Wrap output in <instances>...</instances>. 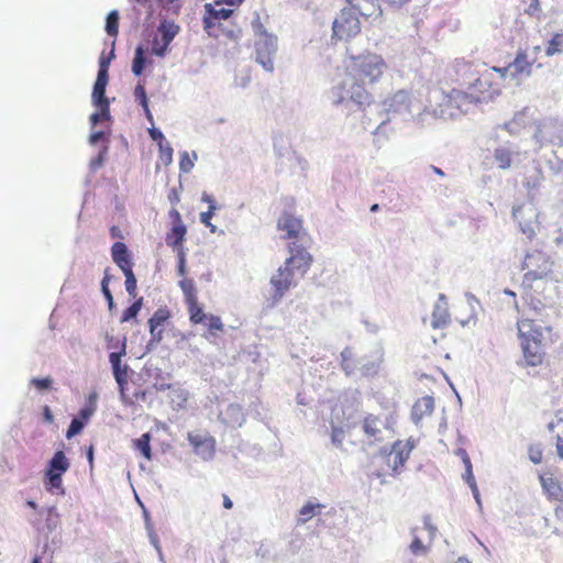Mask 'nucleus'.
<instances>
[{
  "label": "nucleus",
  "instance_id": "nucleus-19",
  "mask_svg": "<svg viewBox=\"0 0 563 563\" xmlns=\"http://www.w3.org/2000/svg\"><path fill=\"white\" fill-rule=\"evenodd\" d=\"M541 487L543 492L548 495L550 499L553 500H562L563 498V489L559 483V481L553 477V475H540L539 476Z\"/></svg>",
  "mask_w": 563,
  "mask_h": 563
},
{
  "label": "nucleus",
  "instance_id": "nucleus-25",
  "mask_svg": "<svg viewBox=\"0 0 563 563\" xmlns=\"http://www.w3.org/2000/svg\"><path fill=\"white\" fill-rule=\"evenodd\" d=\"M187 306L189 321L192 324H205L207 322L209 313L205 312L203 307L198 302V299L187 302Z\"/></svg>",
  "mask_w": 563,
  "mask_h": 563
},
{
  "label": "nucleus",
  "instance_id": "nucleus-50",
  "mask_svg": "<svg viewBox=\"0 0 563 563\" xmlns=\"http://www.w3.org/2000/svg\"><path fill=\"white\" fill-rule=\"evenodd\" d=\"M159 151V161L165 165L168 166L173 162V147L168 142L161 144L158 146Z\"/></svg>",
  "mask_w": 563,
  "mask_h": 563
},
{
  "label": "nucleus",
  "instance_id": "nucleus-32",
  "mask_svg": "<svg viewBox=\"0 0 563 563\" xmlns=\"http://www.w3.org/2000/svg\"><path fill=\"white\" fill-rule=\"evenodd\" d=\"M225 415L228 417V422L231 426L241 427L244 423V421H245L243 409L238 404H230L227 407Z\"/></svg>",
  "mask_w": 563,
  "mask_h": 563
},
{
  "label": "nucleus",
  "instance_id": "nucleus-14",
  "mask_svg": "<svg viewBox=\"0 0 563 563\" xmlns=\"http://www.w3.org/2000/svg\"><path fill=\"white\" fill-rule=\"evenodd\" d=\"M521 347L526 365L537 366L542 363L544 355L542 344L532 342L531 340L521 339Z\"/></svg>",
  "mask_w": 563,
  "mask_h": 563
},
{
  "label": "nucleus",
  "instance_id": "nucleus-58",
  "mask_svg": "<svg viewBox=\"0 0 563 563\" xmlns=\"http://www.w3.org/2000/svg\"><path fill=\"white\" fill-rule=\"evenodd\" d=\"M148 135L151 140L157 144V146L167 142L164 133L158 128H155L154 124L148 129Z\"/></svg>",
  "mask_w": 563,
  "mask_h": 563
},
{
  "label": "nucleus",
  "instance_id": "nucleus-21",
  "mask_svg": "<svg viewBox=\"0 0 563 563\" xmlns=\"http://www.w3.org/2000/svg\"><path fill=\"white\" fill-rule=\"evenodd\" d=\"M135 101L142 107L145 118L151 125L154 124V117L150 110V100L147 98L145 86L139 81L133 91Z\"/></svg>",
  "mask_w": 563,
  "mask_h": 563
},
{
  "label": "nucleus",
  "instance_id": "nucleus-13",
  "mask_svg": "<svg viewBox=\"0 0 563 563\" xmlns=\"http://www.w3.org/2000/svg\"><path fill=\"white\" fill-rule=\"evenodd\" d=\"M109 78L96 77L91 91V103L96 108H103V112L110 117V100L106 96Z\"/></svg>",
  "mask_w": 563,
  "mask_h": 563
},
{
  "label": "nucleus",
  "instance_id": "nucleus-54",
  "mask_svg": "<svg viewBox=\"0 0 563 563\" xmlns=\"http://www.w3.org/2000/svg\"><path fill=\"white\" fill-rule=\"evenodd\" d=\"M542 448L540 444H531L528 449L529 460L533 464H540L542 461Z\"/></svg>",
  "mask_w": 563,
  "mask_h": 563
},
{
  "label": "nucleus",
  "instance_id": "nucleus-36",
  "mask_svg": "<svg viewBox=\"0 0 563 563\" xmlns=\"http://www.w3.org/2000/svg\"><path fill=\"white\" fill-rule=\"evenodd\" d=\"M217 5L218 4H214V2L206 3L205 10H206V12H211L213 19H216L219 22V27H222L223 25L221 24V21L229 20L232 16L234 11L229 8L228 9L227 8L216 9Z\"/></svg>",
  "mask_w": 563,
  "mask_h": 563
},
{
  "label": "nucleus",
  "instance_id": "nucleus-28",
  "mask_svg": "<svg viewBox=\"0 0 563 563\" xmlns=\"http://www.w3.org/2000/svg\"><path fill=\"white\" fill-rule=\"evenodd\" d=\"M514 151L507 146H498L494 151V159L500 169H508L512 163Z\"/></svg>",
  "mask_w": 563,
  "mask_h": 563
},
{
  "label": "nucleus",
  "instance_id": "nucleus-16",
  "mask_svg": "<svg viewBox=\"0 0 563 563\" xmlns=\"http://www.w3.org/2000/svg\"><path fill=\"white\" fill-rule=\"evenodd\" d=\"M70 462L63 451H56L52 459L48 461L44 474L58 475L63 478V475L68 471Z\"/></svg>",
  "mask_w": 563,
  "mask_h": 563
},
{
  "label": "nucleus",
  "instance_id": "nucleus-20",
  "mask_svg": "<svg viewBox=\"0 0 563 563\" xmlns=\"http://www.w3.org/2000/svg\"><path fill=\"white\" fill-rule=\"evenodd\" d=\"M146 49L142 44H139L134 49V56L131 64V71L135 77H141L144 74L145 67L152 64L151 58H146Z\"/></svg>",
  "mask_w": 563,
  "mask_h": 563
},
{
  "label": "nucleus",
  "instance_id": "nucleus-39",
  "mask_svg": "<svg viewBox=\"0 0 563 563\" xmlns=\"http://www.w3.org/2000/svg\"><path fill=\"white\" fill-rule=\"evenodd\" d=\"M114 45H115V42L113 41L111 52L109 53L108 56L104 53H101V55L99 57V67H98L97 77L109 78V67H110L112 59H114V57H115Z\"/></svg>",
  "mask_w": 563,
  "mask_h": 563
},
{
  "label": "nucleus",
  "instance_id": "nucleus-3",
  "mask_svg": "<svg viewBox=\"0 0 563 563\" xmlns=\"http://www.w3.org/2000/svg\"><path fill=\"white\" fill-rule=\"evenodd\" d=\"M533 140L539 144V150L547 143L563 150V128L553 119H543L536 126Z\"/></svg>",
  "mask_w": 563,
  "mask_h": 563
},
{
  "label": "nucleus",
  "instance_id": "nucleus-10",
  "mask_svg": "<svg viewBox=\"0 0 563 563\" xmlns=\"http://www.w3.org/2000/svg\"><path fill=\"white\" fill-rule=\"evenodd\" d=\"M509 65L511 68L510 80L515 81L516 86L521 85L523 79L531 76L532 63L528 60L525 51H518L515 59Z\"/></svg>",
  "mask_w": 563,
  "mask_h": 563
},
{
  "label": "nucleus",
  "instance_id": "nucleus-43",
  "mask_svg": "<svg viewBox=\"0 0 563 563\" xmlns=\"http://www.w3.org/2000/svg\"><path fill=\"white\" fill-rule=\"evenodd\" d=\"M124 277H125V282H124V286H125V290L126 292L129 294L130 297H133L135 298L136 297V289H137V279H136V276L133 272V268L132 269H129V271H125V272H122Z\"/></svg>",
  "mask_w": 563,
  "mask_h": 563
},
{
  "label": "nucleus",
  "instance_id": "nucleus-4",
  "mask_svg": "<svg viewBox=\"0 0 563 563\" xmlns=\"http://www.w3.org/2000/svg\"><path fill=\"white\" fill-rule=\"evenodd\" d=\"M161 38H153L152 53L157 57H165L169 52V45L180 31V26L173 20L163 19L158 23Z\"/></svg>",
  "mask_w": 563,
  "mask_h": 563
},
{
  "label": "nucleus",
  "instance_id": "nucleus-9",
  "mask_svg": "<svg viewBox=\"0 0 563 563\" xmlns=\"http://www.w3.org/2000/svg\"><path fill=\"white\" fill-rule=\"evenodd\" d=\"M410 93L407 90H398L390 98L385 99L383 106L388 115H410Z\"/></svg>",
  "mask_w": 563,
  "mask_h": 563
},
{
  "label": "nucleus",
  "instance_id": "nucleus-8",
  "mask_svg": "<svg viewBox=\"0 0 563 563\" xmlns=\"http://www.w3.org/2000/svg\"><path fill=\"white\" fill-rule=\"evenodd\" d=\"M295 274L296 272L287 268V263H285L284 267H279L277 274L271 277V284L274 287V302H278L291 286H296Z\"/></svg>",
  "mask_w": 563,
  "mask_h": 563
},
{
  "label": "nucleus",
  "instance_id": "nucleus-48",
  "mask_svg": "<svg viewBox=\"0 0 563 563\" xmlns=\"http://www.w3.org/2000/svg\"><path fill=\"white\" fill-rule=\"evenodd\" d=\"M118 351H112L109 353V363H120L122 362V357L126 355V336L124 335L122 341L119 343L117 347Z\"/></svg>",
  "mask_w": 563,
  "mask_h": 563
},
{
  "label": "nucleus",
  "instance_id": "nucleus-61",
  "mask_svg": "<svg viewBox=\"0 0 563 563\" xmlns=\"http://www.w3.org/2000/svg\"><path fill=\"white\" fill-rule=\"evenodd\" d=\"M139 313L140 312L132 305H130L123 310L120 322L125 323L135 320Z\"/></svg>",
  "mask_w": 563,
  "mask_h": 563
},
{
  "label": "nucleus",
  "instance_id": "nucleus-34",
  "mask_svg": "<svg viewBox=\"0 0 563 563\" xmlns=\"http://www.w3.org/2000/svg\"><path fill=\"white\" fill-rule=\"evenodd\" d=\"M120 13L118 10H111L106 16L104 31L109 36L117 37L119 33Z\"/></svg>",
  "mask_w": 563,
  "mask_h": 563
},
{
  "label": "nucleus",
  "instance_id": "nucleus-41",
  "mask_svg": "<svg viewBox=\"0 0 563 563\" xmlns=\"http://www.w3.org/2000/svg\"><path fill=\"white\" fill-rule=\"evenodd\" d=\"M563 45V34L554 33L553 36L548 41V45L545 47V55L553 56L555 54L562 53Z\"/></svg>",
  "mask_w": 563,
  "mask_h": 563
},
{
  "label": "nucleus",
  "instance_id": "nucleus-11",
  "mask_svg": "<svg viewBox=\"0 0 563 563\" xmlns=\"http://www.w3.org/2000/svg\"><path fill=\"white\" fill-rule=\"evenodd\" d=\"M550 327L537 324L533 320L525 319L518 323V333L520 339L531 340L532 342L542 344L544 333H550Z\"/></svg>",
  "mask_w": 563,
  "mask_h": 563
},
{
  "label": "nucleus",
  "instance_id": "nucleus-55",
  "mask_svg": "<svg viewBox=\"0 0 563 563\" xmlns=\"http://www.w3.org/2000/svg\"><path fill=\"white\" fill-rule=\"evenodd\" d=\"M195 166L192 159H190L188 152L184 151L180 153L179 169L183 173H189Z\"/></svg>",
  "mask_w": 563,
  "mask_h": 563
},
{
  "label": "nucleus",
  "instance_id": "nucleus-60",
  "mask_svg": "<svg viewBox=\"0 0 563 563\" xmlns=\"http://www.w3.org/2000/svg\"><path fill=\"white\" fill-rule=\"evenodd\" d=\"M252 29L256 35H261L262 37H265L266 35H271L267 32V30L265 29V26L262 24L257 12H255V19H253V21H252Z\"/></svg>",
  "mask_w": 563,
  "mask_h": 563
},
{
  "label": "nucleus",
  "instance_id": "nucleus-63",
  "mask_svg": "<svg viewBox=\"0 0 563 563\" xmlns=\"http://www.w3.org/2000/svg\"><path fill=\"white\" fill-rule=\"evenodd\" d=\"M209 437H202V435H199V434H192V433H188V441L190 443V445H192L194 448V451L197 450L200 445L205 444V441L208 440Z\"/></svg>",
  "mask_w": 563,
  "mask_h": 563
},
{
  "label": "nucleus",
  "instance_id": "nucleus-5",
  "mask_svg": "<svg viewBox=\"0 0 563 563\" xmlns=\"http://www.w3.org/2000/svg\"><path fill=\"white\" fill-rule=\"evenodd\" d=\"M528 269L523 275V282L532 283L544 278L551 271V265L542 252L534 251L526 255L522 269Z\"/></svg>",
  "mask_w": 563,
  "mask_h": 563
},
{
  "label": "nucleus",
  "instance_id": "nucleus-51",
  "mask_svg": "<svg viewBox=\"0 0 563 563\" xmlns=\"http://www.w3.org/2000/svg\"><path fill=\"white\" fill-rule=\"evenodd\" d=\"M205 325L208 328V331L211 335H216L214 331L223 330L221 318L211 313H209Z\"/></svg>",
  "mask_w": 563,
  "mask_h": 563
},
{
  "label": "nucleus",
  "instance_id": "nucleus-45",
  "mask_svg": "<svg viewBox=\"0 0 563 563\" xmlns=\"http://www.w3.org/2000/svg\"><path fill=\"white\" fill-rule=\"evenodd\" d=\"M553 155L555 157V162L548 159L547 165L554 175H558L563 169V150H554Z\"/></svg>",
  "mask_w": 563,
  "mask_h": 563
},
{
  "label": "nucleus",
  "instance_id": "nucleus-17",
  "mask_svg": "<svg viewBox=\"0 0 563 563\" xmlns=\"http://www.w3.org/2000/svg\"><path fill=\"white\" fill-rule=\"evenodd\" d=\"M411 450L412 445L410 444V441L407 442V445H402L400 441L394 443L389 453V456H394L391 465L394 473H398L399 467L404 466Z\"/></svg>",
  "mask_w": 563,
  "mask_h": 563
},
{
  "label": "nucleus",
  "instance_id": "nucleus-2",
  "mask_svg": "<svg viewBox=\"0 0 563 563\" xmlns=\"http://www.w3.org/2000/svg\"><path fill=\"white\" fill-rule=\"evenodd\" d=\"M358 9L354 7L344 8L340 11L332 23L331 40L349 41L361 32Z\"/></svg>",
  "mask_w": 563,
  "mask_h": 563
},
{
  "label": "nucleus",
  "instance_id": "nucleus-46",
  "mask_svg": "<svg viewBox=\"0 0 563 563\" xmlns=\"http://www.w3.org/2000/svg\"><path fill=\"white\" fill-rule=\"evenodd\" d=\"M85 427L86 424L82 420L73 418L66 430V439L70 440L74 437L80 434Z\"/></svg>",
  "mask_w": 563,
  "mask_h": 563
},
{
  "label": "nucleus",
  "instance_id": "nucleus-15",
  "mask_svg": "<svg viewBox=\"0 0 563 563\" xmlns=\"http://www.w3.org/2000/svg\"><path fill=\"white\" fill-rule=\"evenodd\" d=\"M187 227L183 221L173 223L170 230L166 234V244L175 252L185 251L184 242L186 241Z\"/></svg>",
  "mask_w": 563,
  "mask_h": 563
},
{
  "label": "nucleus",
  "instance_id": "nucleus-64",
  "mask_svg": "<svg viewBox=\"0 0 563 563\" xmlns=\"http://www.w3.org/2000/svg\"><path fill=\"white\" fill-rule=\"evenodd\" d=\"M490 86H492L490 81L487 80L486 78H477L473 82L471 88H473L476 91H479V92L484 93Z\"/></svg>",
  "mask_w": 563,
  "mask_h": 563
},
{
  "label": "nucleus",
  "instance_id": "nucleus-27",
  "mask_svg": "<svg viewBox=\"0 0 563 563\" xmlns=\"http://www.w3.org/2000/svg\"><path fill=\"white\" fill-rule=\"evenodd\" d=\"M151 440L152 434L150 432H145L140 438L133 440V448L147 461H151L153 457Z\"/></svg>",
  "mask_w": 563,
  "mask_h": 563
},
{
  "label": "nucleus",
  "instance_id": "nucleus-56",
  "mask_svg": "<svg viewBox=\"0 0 563 563\" xmlns=\"http://www.w3.org/2000/svg\"><path fill=\"white\" fill-rule=\"evenodd\" d=\"M202 25H203V30L209 34V35H212V32L211 30L218 25L219 26V22L213 19L211 12H206L205 11V14L202 16Z\"/></svg>",
  "mask_w": 563,
  "mask_h": 563
},
{
  "label": "nucleus",
  "instance_id": "nucleus-33",
  "mask_svg": "<svg viewBox=\"0 0 563 563\" xmlns=\"http://www.w3.org/2000/svg\"><path fill=\"white\" fill-rule=\"evenodd\" d=\"M110 365L117 385H128L130 366L128 364H122V362L110 363Z\"/></svg>",
  "mask_w": 563,
  "mask_h": 563
},
{
  "label": "nucleus",
  "instance_id": "nucleus-42",
  "mask_svg": "<svg viewBox=\"0 0 563 563\" xmlns=\"http://www.w3.org/2000/svg\"><path fill=\"white\" fill-rule=\"evenodd\" d=\"M214 445L216 440L212 437H209L207 441H205V444L200 445L197 450H195V453L199 455L202 460L209 461L214 455Z\"/></svg>",
  "mask_w": 563,
  "mask_h": 563
},
{
  "label": "nucleus",
  "instance_id": "nucleus-29",
  "mask_svg": "<svg viewBox=\"0 0 563 563\" xmlns=\"http://www.w3.org/2000/svg\"><path fill=\"white\" fill-rule=\"evenodd\" d=\"M201 201L208 203V210L203 211L199 214L200 222H208L212 219L216 212L219 210V206L214 199V197L207 191L202 192Z\"/></svg>",
  "mask_w": 563,
  "mask_h": 563
},
{
  "label": "nucleus",
  "instance_id": "nucleus-44",
  "mask_svg": "<svg viewBox=\"0 0 563 563\" xmlns=\"http://www.w3.org/2000/svg\"><path fill=\"white\" fill-rule=\"evenodd\" d=\"M379 422L380 421L378 420V418H376L372 415L367 416L364 419V423H363L364 432L369 437H376L377 433L379 432V428H378Z\"/></svg>",
  "mask_w": 563,
  "mask_h": 563
},
{
  "label": "nucleus",
  "instance_id": "nucleus-40",
  "mask_svg": "<svg viewBox=\"0 0 563 563\" xmlns=\"http://www.w3.org/2000/svg\"><path fill=\"white\" fill-rule=\"evenodd\" d=\"M178 286L184 292L186 303L195 299H198L197 288L192 279L183 278L181 280L178 282Z\"/></svg>",
  "mask_w": 563,
  "mask_h": 563
},
{
  "label": "nucleus",
  "instance_id": "nucleus-53",
  "mask_svg": "<svg viewBox=\"0 0 563 563\" xmlns=\"http://www.w3.org/2000/svg\"><path fill=\"white\" fill-rule=\"evenodd\" d=\"M186 251L176 252L177 253V266H176V273L178 276L185 277L187 274V255Z\"/></svg>",
  "mask_w": 563,
  "mask_h": 563
},
{
  "label": "nucleus",
  "instance_id": "nucleus-30",
  "mask_svg": "<svg viewBox=\"0 0 563 563\" xmlns=\"http://www.w3.org/2000/svg\"><path fill=\"white\" fill-rule=\"evenodd\" d=\"M170 318V310L166 306L159 307L147 320V327H165Z\"/></svg>",
  "mask_w": 563,
  "mask_h": 563
},
{
  "label": "nucleus",
  "instance_id": "nucleus-12",
  "mask_svg": "<svg viewBox=\"0 0 563 563\" xmlns=\"http://www.w3.org/2000/svg\"><path fill=\"white\" fill-rule=\"evenodd\" d=\"M110 252L113 263L121 269V272H125L133 268L134 263L132 253L124 242H114L111 246Z\"/></svg>",
  "mask_w": 563,
  "mask_h": 563
},
{
  "label": "nucleus",
  "instance_id": "nucleus-7",
  "mask_svg": "<svg viewBox=\"0 0 563 563\" xmlns=\"http://www.w3.org/2000/svg\"><path fill=\"white\" fill-rule=\"evenodd\" d=\"M289 253L290 256L285 261L287 268L292 269L302 277L313 261L311 254L297 241L289 244Z\"/></svg>",
  "mask_w": 563,
  "mask_h": 563
},
{
  "label": "nucleus",
  "instance_id": "nucleus-59",
  "mask_svg": "<svg viewBox=\"0 0 563 563\" xmlns=\"http://www.w3.org/2000/svg\"><path fill=\"white\" fill-rule=\"evenodd\" d=\"M97 111L92 112L89 117V122L92 129H95L101 121V119H111L103 112V108H96Z\"/></svg>",
  "mask_w": 563,
  "mask_h": 563
},
{
  "label": "nucleus",
  "instance_id": "nucleus-31",
  "mask_svg": "<svg viewBox=\"0 0 563 563\" xmlns=\"http://www.w3.org/2000/svg\"><path fill=\"white\" fill-rule=\"evenodd\" d=\"M324 506L319 503L308 501L299 510L298 523H306L312 517L317 516Z\"/></svg>",
  "mask_w": 563,
  "mask_h": 563
},
{
  "label": "nucleus",
  "instance_id": "nucleus-38",
  "mask_svg": "<svg viewBox=\"0 0 563 563\" xmlns=\"http://www.w3.org/2000/svg\"><path fill=\"white\" fill-rule=\"evenodd\" d=\"M43 482H44V486L47 492H49L52 494H54V493H57L60 495L65 494V489L63 487V478L59 477L58 475L44 474Z\"/></svg>",
  "mask_w": 563,
  "mask_h": 563
},
{
  "label": "nucleus",
  "instance_id": "nucleus-47",
  "mask_svg": "<svg viewBox=\"0 0 563 563\" xmlns=\"http://www.w3.org/2000/svg\"><path fill=\"white\" fill-rule=\"evenodd\" d=\"M30 383L38 391L44 393L52 388L53 378L51 376L33 377Z\"/></svg>",
  "mask_w": 563,
  "mask_h": 563
},
{
  "label": "nucleus",
  "instance_id": "nucleus-22",
  "mask_svg": "<svg viewBox=\"0 0 563 563\" xmlns=\"http://www.w3.org/2000/svg\"><path fill=\"white\" fill-rule=\"evenodd\" d=\"M543 172L539 162L533 161L531 169L528 170V175L525 177L523 186L531 189H538L543 181Z\"/></svg>",
  "mask_w": 563,
  "mask_h": 563
},
{
  "label": "nucleus",
  "instance_id": "nucleus-6",
  "mask_svg": "<svg viewBox=\"0 0 563 563\" xmlns=\"http://www.w3.org/2000/svg\"><path fill=\"white\" fill-rule=\"evenodd\" d=\"M277 48L275 35H266L255 43V60L268 73L274 71L273 57L276 55Z\"/></svg>",
  "mask_w": 563,
  "mask_h": 563
},
{
  "label": "nucleus",
  "instance_id": "nucleus-57",
  "mask_svg": "<svg viewBox=\"0 0 563 563\" xmlns=\"http://www.w3.org/2000/svg\"><path fill=\"white\" fill-rule=\"evenodd\" d=\"M96 409V405H86L84 408L79 410L78 417H76V419H80L84 421L85 424H87L90 417L95 413Z\"/></svg>",
  "mask_w": 563,
  "mask_h": 563
},
{
  "label": "nucleus",
  "instance_id": "nucleus-18",
  "mask_svg": "<svg viewBox=\"0 0 563 563\" xmlns=\"http://www.w3.org/2000/svg\"><path fill=\"white\" fill-rule=\"evenodd\" d=\"M434 409V398L432 396H424L420 398L411 409V419L415 424H418L423 416L431 415Z\"/></svg>",
  "mask_w": 563,
  "mask_h": 563
},
{
  "label": "nucleus",
  "instance_id": "nucleus-49",
  "mask_svg": "<svg viewBox=\"0 0 563 563\" xmlns=\"http://www.w3.org/2000/svg\"><path fill=\"white\" fill-rule=\"evenodd\" d=\"M108 145H103L100 151L98 152V154L91 158L90 163H89V167H90V170L91 172H96L97 169H99L100 167L103 166L104 164V161H106V155L108 153Z\"/></svg>",
  "mask_w": 563,
  "mask_h": 563
},
{
  "label": "nucleus",
  "instance_id": "nucleus-62",
  "mask_svg": "<svg viewBox=\"0 0 563 563\" xmlns=\"http://www.w3.org/2000/svg\"><path fill=\"white\" fill-rule=\"evenodd\" d=\"M344 438V431L341 428L333 427L331 433V442L334 446L341 448Z\"/></svg>",
  "mask_w": 563,
  "mask_h": 563
},
{
  "label": "nucleus",
  "instance_id": "nucleus-24",
  "mask_svg": "<svg viewBox=\"0 0 563 563\" xmlns=\"http://www.w3.org/2000/svg\"><path fill=\"white\" fill-rule=\"evenodd\" d=\"M113 279V275L110 274V268H106L103 273V278L100 283V289L104 297V300L107 301V306L110 312H113L117 309V305L114 302L113 295L109 288L110 282Z\"/></svg>",
  "mask_w": 563,
  "mask_h": 563
},
{
  "label": "nucleus",
  "instance_id": "nucleus-1",
  "mask_svg": "<svg viewBox=\"0 0 563 563\" xmlns=\"http://www.w3.org/2000/svg\"><path fill=\"white\" fill-rule=\"evenodd\" d=\"M350 71L335 79L327 97L333 106H342L347 112L362 110L373 102L371 89L382 77L386 64L375 53L351 56Z\"/></svg>",
  "mask_w": 563,
  "mask_h": 563
},
{
  "label": "nucleus",
  "instance_id": "nucleus-26",
  "mask_svg": "<svg viewBox=\"0 0 563 563\" xmlns=\"http://www.w3.org/2000/svg\"><path fill=\"white\" fill-rule=\"evenodd\" d=\"M450 322V313L448 307H442L441 303L437 302L432 312L431 325L434 329H443Z\"/></svg>",
  "mask_w": 563,
  "mask_h": 563
},
{
  "label": "nucleus",
  "instance_id": "nucleus-37",
  "mask_svg": "<svg viewBox=\"0 0 563 563\" xmlns=\"http://www.w3.org/2000/svg\"><path fill=\"white\" fill-rule=\"evenodd\" d=\"M356 365L363 376H373L377 374L379 364L375 360H369L367 356H362L356 360Z\"/></svg>",
  "mask_w": 563,
  "mask_h": 563
},
{
  "label": "nucleus",
  "instance_id": "nucleus-23",
  "mask_svg": "<svg viewBox=\"0 0 563 563\" xmlns=\"http://www.w3.org/2000/svg\"><path fill=\"white\" fill-rule=\"evenodd\" d=\"M278 229L285 231L288 238H294L301 229V221L289 213H284L278 221Z\"/></svg>",
  "mask_w": 563,
  "mask_h": 563
},
{
  "label": "nucleus",
  "instance_id": "nucleus-52",
  "mask_svg": "<svg viewBox=\"0 0 563 563\" xmlns=\"http://www.w3.org/2000/svg\"><path fill=\"white\" fill-rule=\"evenodd\" d=\"M463 464L465 466V473L463 474L465 483L468 485L476 482L473 474L472 462L466 451H463Z\"/></svg>",
  "mask_w": 563,
  "mask_h": 563
},
{
  "label": "nucleus",
  "instance_id": "nucleus-35",
  "mask_svg": "<svg viewBox=\"0 0 563 563\" xmlns=\"http://www.w3.org/2000/svg\"><path fill=\"white\" fill-rule=\"evenodd\" d=\"M525 213L523 206L512 207V217L519 222L520 229L523 234L531 239L536 233L531 222H522V216Z\"/></svg>",
  "mask_w": 563,
  "mask_h": 563
}]
</instances>
